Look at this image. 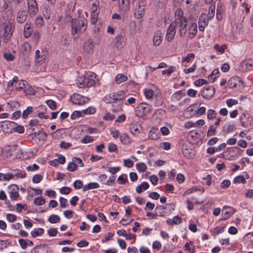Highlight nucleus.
I'll list each match as a JSON object with an SVG mask.
<instances>
[{"instance_id":"obj_32","label":"nucleus","mask_w":253,"mask_h":253,"mask_svg":"<svg viewBox=\"0 0 253 253\" xmlns=\"http://www.w3.org/2000/svg\"><path fill=\"white\" fill-rule=\"evenodd\" d=\"M99 187V184L96 182H90L83 187L84 191L88 190L89 189H96Z\"/></svg>"},{"instance_id":"obj_49","label":"nucleus","mask_w":253,"mask_h":253,"mask_svg":"<svg viewBox=\"0 0 253 253\" xmlns=\"http://www.w3.org/2000/svg\"><path fill=\"white\" fill-rule=\"evenodd\" d=\"M137 169L141 172L144 171L146 169L147 166L144 163H138L136 165Z\"/></svg>"},{"instance_id":"obj_43","label":"nucleus","mask_w":253,"mask_h":253,"mask_svg":"<svg viewBox=\"0 0 253 253\" xmlns=\"http://www.w3.org/2000/svg\"><path fill=\"white\" fill-rule=\"evenodd\" d=\"M45 203V200L42 197H39L35 199L34 204L37 206H41Z\"/></svg>"},{"instance_id":"obj_23","label":"nucleus","mask_w":253,"mask_h":253,"mask_svg":"<svg viewBox=\"0 0 253 253\" xmlns=\"http://www.w3.org/2000/svg\"><path fill=\"white\" fill-rule=\"evenodd\" d=\"M186 18L183 17V11L181 8H178L175 11V20L174 21H179Z\"/></svg>"},{"instance_id":"obj_1","label":"nucleus","mask_w":253,"mask_h":253,"mask_svg":"<svg viewBox=\"0 0 253 253\" xmlns=\"http://www.w3.org/2000/svg\"><path fill=\"white\" fill-rule=\"evenodd\" d=\"M87 19L83 16H79L78 19H73L72 20V31L73 35L77 33L84 32L87 28Z\"/></svg>"},{"instance_id":"obj_41","label":"nucleus","mask_w":253,"mask_h":253,"mask_svg":"<svg viewBox=\"0 0 253 253\" xmlns=\"http://www.w3.org/2000/svg\"><path fill=\"white\" fill-rule=\"evenodd\" d=\"M224 130L225 131V132L227 133H229L231 132H233L235 129V125L233 124H229L228 125H225L223 127Z\"/></svg>"},{"instance_id":"obj_30","label":"nucleus","mask_w":253,"mask_h":253,"mask_svg":"<svg viewBox=\"0 0 253 253\" xmlns=\"http://www.w3.org/2000/svg\"><path fill=\"white\" fill-rule=\"evenodd\" d=\"M116 102L122 100L125 97V92L123 90H120L113 93Z\"/></svg>"},{"instance_id":"obj_26","label":"nucleus","mask_w":253,"mask_h":253,"mask_svg":"<svg viewBox=\"0 0 253 253\" xmlns=\"http://www.w3.org/2000/svg\"><path fill=\"white\" fill-rule=\"evenodd\" d=\"M15 173L14 174H13V178L14 177H16V179L17 178H24L26 177V173L25 171H22L21 170H17V169H14L13 170Z\"/></svg>"},{"instance_id":"obj_51","label":"nucleus","mask_w":253,"mask_h":253,"mask_svg":"<svg viewBox=\"0 0 253 253\" xmlns=\"http://www.w3.org/2000/svg\"><path fill=\"white\" fill-rule=\"evenodd\" d=\"M227 46L225 44H222L221 46H219V44H215L214 45V49L219 52L221 53H223L225 50L226 49Z\"/></svg>"},{"instance_id":"obj_42","label":"nucleus","mask_w":253,"mask_h":253,"mask_svg":"<svg viewBox=\"0 0 253 253\" xmlns=\"http://www.w3.org/2000/svg\"><path fill=\"white\" fill-rule=\"evenodd\" d=\"M174 22H176V27L178 26V25L179 26L180 28H186L187 25V23H188V21L187 20V19H182V20L181 21H173Z\"/></svg>"},{"instance_id":"obj_48","label":"nucleus","mask_w":253,"mask_h":253,"mask_svg":"<svg viewBox=\"0 0 253 253\" xmlns=\"http://www.w3.org/2000/svg\"><path fill=\"white\" fill-rule=\"evenodd\" d=\"M194 58L195 54L193 53H189L187 54L186 57L182 58V62L189 63L191 61V59H194Z\"/></svg>"},{"instance_id":"obj_21","label":"nucleus","mask_w":253,"mask_h":253,"mask_svg":"<svg viewBox=\"0 0 253 253\" xmlns=\"http://www.w3.org/2000/svg\"><path fill=\"white\" fill-rule=\"evenodd\" d=\"M182 218L178 215L174 216L172 218H169L167 220V223L169 225H173L174 224H179L182 222Z\"/></svg>"},{"instance_id":"obj_9","label":"nucleus","mask_w":253,"mask_h":253,"mask_svg":"<svg viewBox=\"0 0 253 253\" xmlns=\"http://www.w3.org/2000/svg\"><path fill=\"white\" fill-rule=\"evenodd\" d=\"M253 66V60L251 58L247 59L240 63V70L247 72L248 71H251Z\"/></svg>"},{"instance_id":"obj_37","label":"nucleus","mask_w":253,"mask_h":253,"mask_svg":"<svg viewBox=\"0 0 253 253\" xmlns=\"http://www.w3.org/2000/svg\"><path fill=\"white\" fill-rule=\"evenodd\" d=\"M202 20H203V17H200L199 21V29L200 31H203L206 26L208 24V20L206 19V21H204V24L202 23Z\"/></svg>"},{"instance_id":"obj_19","label":"nucleus","mask_w":253,"mask_h":253,"mask_svg":"<svg viewBox=\"0 0 253 253\" xmlns=\"http://www.w3.org/2000/svg\"><path fill=\"white\" fill-rule=\"evenodd\" d=\"M27 14L25 10H20L17 13V21L19 23H24L27 19Z\"/></svg>"},{"instance_id":"obj_64","label":"nucleus","mask_w":253,"mask_h":253,"mask_svg":"<svg viewBox=\"0 0 253 253\" xmlns=\"http://www.w3.org/2000/svg\"><path fill=\"white\" fill-rule=\"evenodd\" d=\"M181 95L180 92H176L174 93L171 96V99L173 101H177L180 100Z\"/></svg>"},{"instance_id":"obj_61","label":"nucleus","mask_w":253,"mask_h":253,"mask_svg":"<svg viewBox=\"0 0 253 253\" xmlns=\"http://www.w3.org/2000/svg\"><path fill=\"white\" fill-rule=\"evenodd\" d=\"M3 56L4 59L7 61H12L15 58V56L10 52H5Z\"/></svg>"},{"instance_id":"obj_52","label":"nucleus","mask_w":253,"mask_h":253,"mask_svg":"<svg viewBox=\"0 0 253 253\" xmlns=\"http://www.w3.org/2000/svg\"><path fill=\"white\" fill-rule=\"evenodd\" d=\"M42 10L44 18L46 20L49 19L50 16V9L47 7H44L42 8Z\"/></svg>"},{"instance_id":"obj_8","label":"nucleus","mask_w":253,"mask_h":253,"mask_svg":"<svg viewBox=\"0 0 253 253\" xmlns=\"http://www.w3.org/2000/svg\"><path fill=\"white\" fill-rule=\"evenodd\" d=\"M214 93L215 89L214 87L210 86L204 87L201 91V95L203 98L210 99L213 96Z\"/></svg>"},{"instance_id":"obj_39","label":"nucleus","mask_w":253,"mask_h":253,"mask_svg":"<svg viewBox=\"0 0 253 253\" xmlns=\"http://www.w3.org/2000/svg\"><path fill=\"white\" fill-rule=\"evenodd\" d=\"M154 93V91L151 89H145L144 90V95L148 99H150L153 97Z\"/></svg>"},{"instance_id":"obj_38","label":"nucleus","mask_w":253,"mask_h":253,"mask_svg":"<svg viewBox=\"0 0 253 253\" xmlns=\"http://www.w3.org/2000/svg\"><path fill=\"white\" fill-rule=\"evenodd\" d=\"M176 70V67L174 66H170L168 69L162 71V74H167L168 76H169L172 73Z\"/></svg>"},{"instance_id":"obj_3","label":"nucleus","mask_w":253,"mask_h":253,"mask_svg":"<svg viewBox=\"0 0 253 253\" xmlns=\"http://www.w3.org/2000/svg\"><path fill=\"white\" fill-rule=\"evenodd\" d=\"M152 109V106L146 103H140L136 108V115L143 117L150 114Z\"/></svg>"},{"instance_id":"obj_63","label":"nucleus","mask_w":253,"mask_h":253,"mask_svg":"<svg viewBox=\"0 0 253 253\" xmlns=\"http://www.w3.org/2000/svg\"><path fill=\"white\" fill-rule=\"evenodd\" d=\"M35 24L37 26L42 27L43 24V20L41 16H38L35 20Z\"/></svg>"},{"instance_id":"obj_2","label":"nucleus","mask_w":253,"mask_h":253,"mask_svg":"<svg viewBox=\"0 0 253 253\" xmlns=\"http://www.w3.org/2000/svg\"><path fill=\"white\" fill-rule=\"evenodd\" d=\"M95 78V74L90 72L84 77H80L77 80V84L79 87H89L94 84Z\"/></svg>"},{"instance_id":"obj_14","label":"nucleus","mask_w":253,"mask_h":253,"mask_svg":"<svg viewBox=\"0 0 253 253\" xmlns=\"http://www.w3.org/2000/svg\"><path fill=\"white\" fill-rule=\"evenodd\" d=\"M148 137L152 140L158 139L160 137V133L158 128L153 127L149 131Z\"/></svg>"},{"instance_id":"obj_58","label":"nucleus","mask_w":253,"mask_h":253,"mask_svg":"<svg viewBox=\"0 0 253 253\" xmlns=\"http://www.w3.org/2000/svg\"><path fill=\"white\" fill-rule=\"evenodd\" d=\"M46 104L52 110H54L56 108V102L52 100H48L46 101Z\"/></svg>"},{"instance_id":"obj_56","label":"nucleus","mask_w":253,"mask_h":253,"mask_svg":"<svg viewBox=\"0 0 253 253\" xmlns=\"http://www.w3.org/2000/svg\"><path fill=\"white\" fill-rule=\"evenodd\" d=\"M208 83V81L203 79H199L195 81V85L197 86H200L204 84H206Z\"/></svg>"},{"instance_id":"obj_40","label":"nucleus","mask_w":253,"mask_h":253,"mask_svg":"<svg viewBox=\"0 0 253 253\" xmlns=\"http://www.w3.org/2000/svg\"><path fill=\"white\" fill-rule=\"evenodd\" d=\"M139 125L131 124L130 127V131L131 133L134 135H136L139 132Z\"/></svg>"},{"instance_id":"obj_53","label":"nucleus","mask_w":253,"mask_h":253,"mask_svg":"<svg viewBox=\"0 0 253 253\" xmlns=\"http://www.w3.org/2000/svg\"><path fill=\"white\" fill-rule=\"evenodd\" d=\"M234 183H244L246 182V179L243 175H239L236 176L233 180Z\"/></svg>"},{"instance_id":"obj_44","label":"nucleus","mask_w":253,"mask_h":253,"mask_svg":"<svg viewBox=\"0 0 253 253\" xmlns=\"http://www.w3.org/2000/svg\"><path fill=\"white\" fill-rule=\"evenodd\" d=\"M93 141V138L92 136L85 135L83 137L81 140V142L84 144L90 143Z\"/></svg>"},{"instance_id":"obj_31","label":"nucleus","mask_w":253,"mask_h":253,"mask_svg":"<svg viewBox=\"0 0 253 253\" xmlns=\"http://www.w3.org/2000/svg\"><path fill=\"white\" fill-rule=\"evenodd\" d=\"M13 178V173L3 174L0 173V181H9Z\"/></svg>"},{"instance_id":"obj_4","label":"nucleus","mask_w":253,"mask_h":253,"mask_svg":"<svg viewBox=\"0 0 253 253\" xmlns=\"http://www.w3.org/2000/svg\"><path fill=\"white\" fill-rule=\"evenodd\" d=\"M3 41L4 42H7L12 35L14 29V25L12 22L8 21L3 26Z\"/></svg>"},{"instance_id":"obj_33","label":"nucleus","mask_w":253,"mask_h":253,"mask_svg":"<svg viewBox=\"0 0 253 253\" xmlns=\"http://www.w3.org/2000/svg\"><path fill=\"white\" fill-rule=\"evenodd\" d=\"M44 229L42 228H39L35 229L34 230L31 232V235L33 238H35L37 236L42 235L44 233Z\"/></svg>"},{"instance_id":"obj_54","label":"nucleus","mask_w":253,"mask_h":253,"mask_svg":"<svg viewBox=\"0 0 253 253\" xmlns=\"http://www.w3.org/2000/svg\"><path fill=\"white\" fill-rule=\"evenodd\" d=\"M0 200H6L5 204L8 205H10L9 201L7 200V196L6 195L5 192L3 190H1L0 191Z\"/></svg>"},{"instance_id":"obj_22","label":"nucleus","mask_w":253,"mask_h":253,"mask_svg":"<svg viewBox=\"0 0 253 253\" xmlns=\"http://www.w3.org/2000/svg\"><path fill=\"white\" fill-rule=\"evenodd\" d=\"M47 252L46 247L42 245L37 246L31 251V253H47Z\"/></svg>"},{"instance_id":"obj_36","label":"nucleus","mask_w":253,"mask_h":253,"mask_svg":"<svg viewBox=\"0 0 253 253\" xmlns=\"http://www.w3.org/2000/svg\"><path fill=\"white\" fill-rule=\"evenodd\" d=\"M31 49V46L29 43L27 42H24L21 47V50L24 54H28Z\"/></svg>"},{"instance_id":"obj_5","label":"nucleus","mask_w":253,"mask_h":253,"mask_svg":"<svg viewBox=\"0 0 253 253\" xmlns=\"http://www.w3.org/2000/svg\"><path fill=\"white\" fill-rule=\"evenodd\" d=\"M27 13L31 17L36 15L39 8L36 0H27Z\"/></svg>"},{"instance_id":"obj_25","label":"nucleus","mask_w":253,"mask_h":253,"mask_svg":"<svg viewBox=\"0 0 253 253\" xmlns=\"http://www.w3.org/2000/svg\"><path fill=\"white\" fill-rule=\"evenodd\" d=\"M103 101L106 103H116L115 98L113 93L106 95L103 98Z\"/></svg>"},{"instance_id":"obj_46","label":"nucleus","mask_w":253,"mask_h":253,"mask_svg":"<svg viewBox=\"0 0 253 253\" xmlns=\"http://www.w3.org/2000/svg\"><path fill=\"white\" fill-rule=\"evenodd\" d=\"M216 132V127L214 125H211L208 129L207 132V136H211L215 134Z\"/></svg>"},{"instance_id":"obj_16","label":"nucleus","mask_w":253,"mask_h":253,"mask_svg":"<svg viewBox=\"0 0 253 253\" xmlns=\"http://www.w3.org/2000/svg\"><path fill=\"white\" fill-rule=\"evenodd\" d=\"M197 32V26L196 23H192L189 26V31L188 33V37L190 39H193L196 35Z\"/></svg>"},{"instance_id":"obj_45","label":"nucleus","mask_w":253,"mask_h":253,"mask_svg":"<svg viewBox=\"0 0 253 253\" xmlns=\"http://www.w3.org/2000/svg\"><path fill=\"white\" fill-rule=\"evenodd\" d=\"M60 217L57 215L53 214L50 215L48 218V221L51 223H56L59 222Z\"/></svg>"},{"instance_id":"obj_35","label":"nucleus","mask_w":253,"mask_h":253,"mask_svg":"<svg viewBox=\"0 0 253 253\" xmlns=\"http://www.w3.org/2000/svg\"><path fill=\"white\" fill-rule=\"evenodd\" d=\"M120 141L124 144H128L130 143L129 137L126 133H123L120 136Z\"/></svg>"},{"instance_id":"obj_10","label":"nucleus","mask_w":253,"mask_h":253,"mask_svg":"<svg viewBox=\"0 0 253 253\" xmlns=\"http://www.w3.org/2000/svg\"><path fill=\"white\" fill-rule=\"evenodd\" d=\"M166 208V207H156L154 211L147 212L146 215L153 218H155L158 216H163L165 215L164 210Z\"/></svg>"},{"instance_id":"obj_11","label":"nucleus","mask_w":253,"mask_h":253,"mask_svg":"<svg viewBox=\"0 0 253 253\" xmlns=\"http://www.w3.org/2000/svg\"><path fill=\"white\" fill-rule=\"evenodd\" d=\"M144 12L145 7L143 3L141 2L137 3L134 12V16L138 19L140 18L143 15Z\"/></svg>"},{"instance_id":"obj_62","label":"nucleus","mask_w":253,"mask_h":253,"mask_svg":"<svg viewBox=\"0 0 253 253\" xmlns=\"http://www.w3.org/2000/svg\"><path fill=\"white\" fill-rule=\"evenodd\" d=\"M42 179V176L41 174H36L32 178V181L34 183H38Z\"/></svg>"},{"instance_id":"obj_18","label":"nucleus","mask_w":253,"mask_h":253,"mask_svg":"<svg viewBox=\"0 0 253 253\" xmlns=\"http://www.w3.org/2000/svg\"><path fill=\"white\" fill-rule=\"evenodd\" d=\"M71 99L72 102L75 104L82 105L85 103L83 98L78 94L72 96Z\"/></svg>"},{"instance_id":"obj_27","label":"nucleus","mask_w":253,"mask_h":253,"mask_svg":"<svg viewBox=\"0 0 253 253\" xmlns=\"http://www.w3.org/2000/svg\"><path fill=\"white\" fill-rule=\"evenodd\" d=\"M239 79L237 77H233L228 82V86L231 88L236 87Z\"/></svg>"},{"instance_id":"obj_55","label":"nucleus","mask_w":253,"mask_h":253,"mask_svg":"<svg viewBox=\"0 0 253 253\" xmlns=\"http://www.w3.org/2000/svg\"><path fill=\"white\" fill-rule=\"evenodd\" d=\"M33 111L32 107L29 106L26 110H24L22 113V117L23 119H26L28 117V115Z\"/></svg>"},{"instance_id":"obj_47","label":"nucleus","mask_w":253,"mask_h":253,"mask_svg":"<svg viewBox=\"0 0 253 253\" xmlns=\"http://www.w3.org/2000/svg\"><path fill=\"white\" fill-rule=\"evenodd\" d=\"M77 167L75 165V163H74V161H72L71 162H69L68 164L67 169L68 170L70 171H74L77 169Z\"/></svg>"},{"instance_id":"obj_60","label":"nucleus","mask_w":253,"mask_h":253,"mask_svg":"<svg viewBox=\"0 0 253 253\" xmlns=\"http://www.w3.org/2000/svg\"><path fill=\"white\" fill-rule=\"evenodd\" d=\"M228 107H231L232 106L236 105L238 103V101L236 99H228L226 101Z\"/></svg>"},{"instance_id":"obj_57","label":"nucleus","mask_w":253,"mask_h":253,"mask_svg":"<svg viewBox=\"0 0 253 253\" xmlns=\"http://www.w3.org/2000/svg\"><path fill=\"white\" fill-rule=\"evenodd\" d=\"M108 149L110 152H115L118 150L117 145L113 143H110L108 144Z\"/></svg>"},{"instance_id":"obj_50","label":"nucleus","mask_w":253,"mask_h":253,"mask_svg":"<svg viewBox=\"0 0 253 253\" xmlns=\"http://www.w3.org/2000/svg\"><path fill=\"white\" fill-rule=\"evenodd\" d=\"M216 113L212 109H209L207 112V118L209 120H213L215 118Z\"/></svg>"},{"instance_id":"obj_20","label":"nucleus","mask_w":253,"mask_h":253,"mask_svg":"<svg viewBox=\"0 0 253 253\" xmlns=\"http://www.w3.org/2000/svg\"><path fill=\"white\" fill-rule=\"evenodd\" d=\"M162 41V37L161 36V33L160 31H157L153 36V44L155 46H158L161 44Z\"/></svg>"},{"instance_id":"obj_59","label":"nucleus","mask_w":253,"mask_h":253,"mask_svg":"<svg viewBox=\"0 0 253 253\" xmlns=\"http://www.w3.org/2000/svg\"><path fill=\"white\" fill-rule=\"evenodd\" d=\"M72 160L77 167L78 166L81 167L84 166V163H83V161L82 160V159H81L80 158H77V157H74L72 159Z\"/></svg>"},{"instance_id":"obj_17","label":"nucleus","mask_w":253,"mask_h":253,"mask_svg":"<svg viewBox=\"0 0 253 253\" xmlns=\"http://www.w3.org/2000/svg\"><path fill=\"white\" fill-rule=\"evenodd\" d=\"M33 31V27L31 26V24L27 22L24 26V36L26 38H29Z\"/></svg>"},{"instance_id":"obj_13","label":"nucleus","mask_w":253,"mask_h":253,"mask_svg":"<svg viewBox=\"0 0 253 253\" xmlns=\"http://www.w3.org/2000/svg\"><path fill=\"white\" fill-rule=\"evenodd\" d=\"M94 43L91 39L86 40L84 44V49L87 53H90L93 51Z\"/></svg>"},{"instance_id":"obj_12","label":"nucleus","mask_w":253,"mask_h":253,"mask_svg":"<svg viewBox=\"0 0 253 253\" xmlns=\"http://www.w3.org/2000/svg\"><path fill=\"white\" fill-rule=\"evenodd\" d=\"M115 46L118 49H121L125 44V38L121 35H118L114 39Z\"/></svg>"},{"instance_id":"obj_29","label":"nucleus","mask_w":253,"mask_h":253,"mask_svg":"<svg viewBox=\"0 0 253 253\" xmlns=\"http://www.w3.org/2000/svg\"><path fill=\"white\" fill-rule=\"evenodd\" d=\"M127 80V77L122 74H119L117 75L115 78V81L117 84H120Z\"/></svg>"},{"instance_id":"obj_6","label":"nucleus","mask_w":253,"mask_h":253,"mask_svg":"<svg viewBox=\"0 0 253 253\" xmlns=\"http://www.w3.org/2000/svg\"><path fill=\"white\" fill-rule=\"evenodd\" d=\"M176 22L172 21L168 27L166 36V39L168 42H171L173 40L176 33Z\"/></svg>"},{"instance_id":"obj_24","label":"nucleus","mask_w":253,"mask_h":253,"mask_svg":"<svg viewBox=\"0 0 253 253\" xmlns=\"http://www.w3.org/2000/svg\"><path fill=\"white\" fill-rule=\"evenodd\" d=\"M10 0H0V7L3 11L9 10Z\"/></svg>"},{"instance_id":"obj_15","label":"nucleus","mask_w":253,"mask_h":253,"mask_svg":"<svg viewBox=\"0 0 253 253\" xmlns=\"http://www.w3.org/2000/svg\"><path fill=\"white\" fill-rule=\"evenodd\" d=\"M129 2L128 0H119V7L121 11L126 12L129 10Z\"/></svg>"},{"instance_id":"obj_28","label":"nucleus","mask_w":253,"mask_h":253,"mask_svg":"<svg viewBox=\"0 0 253 253\" xmlns=\"http://www.w3.org/2000/svg\"><path fill=\"white\" fill-rule=\"evenodd\" d=\"M149 188V184L147 182H144L136 187V191L138 193H141L143 191L146 190Z\"/></svg>"},{"instance_id":"obj_34","label":"nucleus","mask_w":253,"mask_h":253,"mask_svg":"<svg viewBox=\"0 0 253 253\" xmlns=\"http://www.w3.org/2000/svg\"><path fill=\"white\" fill-rule=\"evenodd\" d=\"M183 153L184 154V155L188 158H192L193 156V154L192 153V149H188L187 148H186V145H183Z\"/></svg>"},{"instance_id":"obj_7","label":"nucleus","mask_w":253,"mask_h":253,"mask_svg":"<svg viewBox=\"0 0 253 253\" xmlns=\"http://www.w3.org/2000/svg\"><path fill=\"white\" fill-rule=\"evenodd\" d=\"M8 194L12 201H16L19 197V188L16 184H11L8 187Z\"/></svg>"}]
</instances>
